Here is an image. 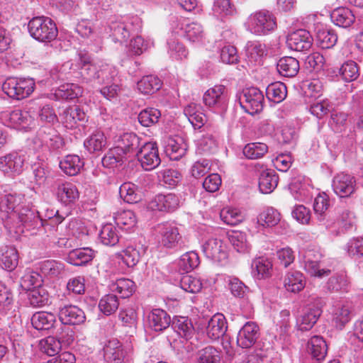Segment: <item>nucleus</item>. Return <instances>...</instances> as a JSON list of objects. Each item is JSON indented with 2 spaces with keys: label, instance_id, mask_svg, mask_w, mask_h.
Returning <instances> with one entry per match:
<instances>
[{
  "label": "nucleus",
  "instance_id": "f257e3e1",
  "mask_svg": "<svg viewBox=\"0 0 363 363\" xmlns=\"http://www.w3.org/2000/svg\"><path fill=\"white\" fill-rule=\"evenodd\" d=\"M30 36L42 43H50L56 39L58 30L55 23L44 16L33 17L28 23Z\"/></svg>",
  "mask_w": 363,
  "mask_h": 363
},
{
  "label": "nucleus",
  "instance_id": "f03ea898",
  "mask_svg": "<svg viewBox=\"0 0 363 363\" xmlns=\"http://www.w3.org/2000/svg\"><path fill=\"white\" fill-rule=\"evenodd\" d=\"M35 82L30 78L9 77L2 84V91L9 97L21 100L28 97L34 90Z\"/></svg>",
  "mask_w": 363,
  "mask_h": 363
},
{
  "label": "nucleus",
  "instance_id": "7ed1b4c3",
  "mask_svg": "<svg viewBox=\"0 0 363 363\" xmlns=\"http://www.w3.org/2000/svg\"><path fill=\"white\" fill-rule=\"evenodd\" d=\"M247 29L257 35H266L277 27L275 18L268 11H260L251 14L246 22Z\"/></svg>",
  "mask_w": 363,
  "mask_h": 363
},
{
  "label": "nucleus",
  "instance_id": "20e7f679",
  "mask_svg": "<svg viewBox=\"0 0 363 363\" xmlns=\"http://www.w3.org/2000/svg\"><path fill=\"white\" fill-rule=\"evenodd\" d=\"M264 100L263 93L256 87L246 88L239 96V102L242 108L251 115L262 110Z\"/></svg>",
  "mask_w": 363,
  "mask_h": 363
},
{
  "label": "nucleus",
  "instance_id": "39448f33",
  "mask_svg": "<svg viewBox=\"0 0 363 363\" xmlns=\"http://www.w3.org/2000/svg\"><path fill=\"white\" fill-rule=\"evenodd\" d=\"M135 155L142 167L147 171L156 168L161 162L157 143L154 142L145 143L140 145Z\"/></svg>",
  "mask_w": 363,
  "mask_h": 363
},
{
  "label": "nucleus",
  "instance_id": "423d86ee",
  "mask_svg": "<svg viewBox=\"0 0 363 363\" xmlns=\"http://www.w3.org/2000/svg\"><path fill=\"white\" fill-rule=\"evenodd\" d=\"M25 156L17 152H12L0 157V170L6 176L14 177L22 173Z\"/></svg>",
  "mask_w": 363,
  "mask_h": 363
},
{
  "label": "nucleus",
  "instance_id": "0eeeda50",
  "mask_svg": "<svg viewBox=\"0 0 363 363\" xmlns=\"http://www.w3.org/2000/svg\"><path fill=\"white\" fill-rule=\"evenodd\" d=\"M322 258L320 250L317 247H308L303 255L305 270L311 276L322 277L328 276L330 271L320 269L319 263Z\"/></svg>",
  "mask_w": 363,
  "mask_h": 363
},
{
  "label": "nucleus",
  "instance_id": "6e6552de",
  "mask_svg": "<svg viewBox=\"0 0 363 363\" xmlns=\"http://www.w3.org/2000/svg\"><path fill=\"white\" fill-rule=\"evenodd\" d=\"M141 28L140 19L133 17L127 22H117L111 26L115 42H125L131 34L138 33Z\"/></svg>",
  "mask_w": 363,
  "mask_h": 363
},
{
  "label": "nucleus",
  "instance_id": "1a4fd4ad",
  "mask_svg": "<svg viewBox=\"0 0 363 363\" xmlns=\"http://www.w3.org/2000/svg\"><path fill=\"white\" fill-rule=\"evenodd\" d=\"M313 38L309 31L305 29H298L288 34L286 45L296 52H306L311 49Z\"/></svg>",
  "mask_w": 363,
  "mask_h": 363
},
{
  "label": "nucleus",
  "instance_id": "9d476101",
  "mask_svg": "<svg viewBox=\"0 0 363 363\" xmlns=\"http://www.w3.org/2000/svg\"><path fill=\"white\" fill-rule=\"evenodd\" d=\"M24 196L16 192L5 194L0 198V211L2 219L11 218L16 216L23 206Z\"/></svg>",
  "mask_w": 363,
  "mask_h": 363
},
{
  "label": "nucleus",
  "instance_id": "9b49d317",
  "mask_svg": "<svg viewBox=\"0 0 363 363\" xmlns=\"http://www.w3.org/2000/svg\"><path fill=\"white\" fill-rule=\"evenodd\" d=\"M17 218L26 230H30L37 229L39 231H43V221L39 216L38 212L28 206H23L21 209L13 216L11 219Z\"/></svg>",
  "mask_w": 363,
  "mask_h": 363
},
{
  "label": "nucleus",
  "instance_id": "f8f14e48",
  "mask_svg": "<svg viewBox=\"0 0 363 363\" xmlns=\"http://www.w3.org/2000/svg\"><path fill=\"white\" fill-rule=\"evenodd\" d=\"M205 256L215 262H221L228 258L227 247L220 239L209 238L202 245Z\"/></svg>",
  "mask_w": 363,
  "mask_h": 363
},
{
  "label": "nucleus",
  "instance_id": "ddd939ff",
  "mask_svg": "<svg viewBox=\"0 0 363 363\" xmlns=\"http://www.w3.org/2000/svg\"><path fill=\"white\" fill-rule=\"evenodd\" d=\"M2 119L7 126L16 129L28 128L34 123V119L28 111L20 109L4 113Z\"/></svg>",
  "mask_w": 363,
  "mask_h": 363
},
{
  "label": "nucleus",
  "instance_id": "4468645a",
  "mask_svg": "<svg viewBox=\"0 0 363 363\" xmlns=\"http://www.w3.org/2000/svg\"><path fill=\"white\" fill-rule=\"evenodd\" d=\"M322 313L320 300L315 305H308L303 310L302 314L297 318L298 330L304 331L311 329Z\"/></svg>",
  "mask_w": 363,
  "mask_h": 363
},
{
  "label": "nucleus",
  "instance_id": "2eb2a0df",
  "mask_svg": "<svg viewBox=\"0 0 363 363\" xmlns=\"http://www.w3.org/2000/svg\"><path fill=\"white\" fill-rule=\"evenodd\" d=\"M180 204L179 197L172 193L160 194L150 202L149 206L152 211L172 212L175 211Z\"/></svg>",
  "mask_w": 363,
  "mask_h": 363
},
{
  "label": "nucleus",
  "instance_id": "dca6fc26",
  "mask_svg": "<svg viewBox=\"0 0 363 363\" xmlns=\"http://www.w3.org/2000/svg\"><path fill=\"white\" fill-rule=\"evenodd\" d=\"M160 243L167 248L175 247L182 238L179 229L172 224H160L157 226Z\"/></svg>",
  "mask_w": 363,
  "mask_h": 363
},
{
  "label": "nucleus",
  "instance_id": "f3484780",
  "mask_svg": "<svg viewBox=\"0 0 363 363\" xmlns=\"http://www.w3.org/2000/svg\"><path fill=\"white\" fill-rule=\"evenodd\" d=\"M354 178L347 174L340 173L334 177L332 187L334 192L340 197L350 196L355 189Z\"/></svg>",
  "mask_w": 363,
  "mask_h": 363
},
{
  "label": "nucleus",
  "instance_id": "a211bd4d",
  "mask_svg": "<svg viewBox=\"0 0 363 363\" xmlns=\"http://www.w3.org/2000/svg\"><path fill=\"white\" fill-rule=\"evenodd\" d=\"M259 326L254 322L246 323L240 330L237 344L242 348H250L255 345L259 336Z\"/></svg>",
  "mask_w": 363,
  "mask_h": 363
},
{
  "label": "nucleus",
  "instance_id": "6ab92c4d",
  "mask_svg": "<svg viewBox=\"0 0 363 363\" xmlns=\"http://www.w3.org/2000/svg\"><path fill=\"white\" fill-rule=\"evenodd\" d=\"M147 326L155 332H162L171 324L170 315L161 308H154L147 315Z\"/></svg>",
  "mask_w": 363,
  "mask_h": 363
},
{
  "label": "nucleus",
  "instance_id": "aec40b11",
  "mask_svg": "<svg viewBox=\"0 0 363 363\" xmlns=\"http://www.w3.org/2000/svg\"><path fill=\"white\" fill-rule=\"evenodd\" d=\"M227 328L225 317L221 313H216L208 320L206 333L208 338L216 340L225 335Z\"/></svg>",
  "mask_w": 363,
  "mask_h": 363
},
{
  "label": "nucleus",
  "instance_id": "412c9836",
  "mask_svg": "<svg viewBox=\"0 0 363 363\" xmlns=\"http://www.w3.org/2000/svg\"><path fill=\"white\" fill-rule=\"evenodd\" d=\"M116 147L125 156L136 153L140 146V139L133 133H123L115 138Z\"/></svg>",
  "mask_w": 363,
  "mask_h": 363
},
{
  "label": "nucleus",
  "instance_id": "4be33fe9",
  "mask_svg": "<svg viewBox=\"0 0 363 363\" xmlns=\"http://www.w3.org/2000/svg\"><path fill=\"white\" fill-rule=\"evenodd\" d=\"M203 100L209 107H224L228 101L225 86L216 85L210 88L203 94Z\"/></svg>",
  "mask_w": 363,
  "mask_h": 363
},
{
  "label": "nucleus",
  "instance_id": "5701e85b",
  "mask_svg": "<svg viewBox=\"0 0 363 363\" xmlns=\"http://www.w3.org/2000/svg\"><path fill=\"white\" fill-rule=\"evenodd\" d=\"M79 66L82 79L86 82L97 80L101 62H91L89 56L86 54L79 53Z\"/></svg>",
  "mask_w": 363,
  "mask_h": 363
},
{
  "label": "nucleus",
  "instance_id": "b1692460",
  "mask_svg": "<svg viewBox=\"0 0 363 363\" xmlns=\"http://www.w3.org/2000/svg\"><path fill=\"white\" fill-rule=\"evenodd\" d=\"M59 319L65 325H79L85 321L86 316L81 308L69 305L60 308Z\"/></svg>",
  "mask_w": 363,
  "mask_h": 363
},
{
  "label": "nucleus",
  "instance_id": "393cba45",
  "mask_svg": "<svg viewBox=\"0 0 363 363\" xmlns=\"http://www.w3.org/2000/svg\"><path fill=\"white\" fill-rule=\"evenodd\" d=\"M104 357L108 363H123L125 352L120 342L116 339L109 340L104 347Z\"/></svg>",
  "mask_w": 363,
  "mask_h": 363
},
{
  "label": "nucleus",
  "instance_id": "a878e982",
  "mask_svg": "<svg viewBox=\"0 0 363 363\" xmlns=\"http://www.w3.org/2000/svg\"><path fill=\"white\" fill-rule=\"evenodd\" d=\"M94 257V250L89 247H82L71 250L66 260L72 265L83 266L91 262Z\"/></svg>",
  "mask_w": 363,
  "mask_h": 363
},
{
  "label": "nucleus",
  "instance_id": "bb28decb",
  "mask_svg": "<svg viewBox=\"0 0 363 363\" xmlns=\"http://www.w3.org/2000/svg\"><path fill=\"white\" fill-rule=\"evenodd\" d=\"M246 57L252 65H260L264 56L267 55L264 44L257 40L248 41L245 45Z\"/></svg>",
  "mask_w": 363,
  "mask_h": 363
},
{
  "label": "nucleus",
  "instance_id": "cd10ccee",
  "mask_svg": "<svg viewBox=\"0 0 363 363\" xmlns=\"http://www.w3.org/2000/svg\"><path fill=\"white\" fill-rule=\"evenodd\" d=\"M59 200L65 205L74 203L79 198L77 186L70 182L60 184L57 189Z\"/></svg>",
  "mask_w": 363,
  "mask_h": 363
},
{
  "label": "nucleus",
  "instance_id": "c85d7f7f",
  "mask_svg": "<svg viewBox=\"0 0 363 363\" xmlns=\"http://www.w3.org/2000/svg\"><path fill=\"white\" fill-rule=\"evenodd\" d=\"M84 162L77 155H68L60 162L61 170L69 176L77 175L84 167Z\"/></svg>",
  "mask_w": 363,
  "mask_h": 363
},
{
  "label": "nucleus",
  "instance_id": "c756f323",
  "mask_svg": "<svg viewBox=\"0 0 363 363\" xmlns=\"http://www.w3.org/2000/svg\"><path fill=\"white\" fill-rule=\"evenodd\" d=\"M278 175L272 169L263 170L259 177V189L262 194H270L277 186Z\"/></svg>",
  "mask_w": 363,
  "mask_h": 363
},
{
  "label": "nucleus",
  "instance_id": "7c9ffc66",
  "mask_svg": "<svg viewBox=\"0 0 363 363\" xmlns=\"http://www.w3.org/2000/svg\"><path fill=\"white\" fill-rule=\"evenodd\" d=\"M277 69L281 76L294 77L299 71V62L292 57H284L278 61Z\"/></svg>",
  "mask_w": 363,
  "mask_h": 363
},
{
  "label": "nucleus",
  "instance_id": "2f4dec72",
  "mask_svg": "<svg viewBox=\"0 0 363 363\" xmlns=\"http://www.w3.org/2000/svg\"><path fill=\"white\" fill-rule=\"evenodd\" d=\"M307 351L313 358L318 361L323 359L328 351L326 342L320 336H313L308 342Z\"/></svg>",
  "mask_w": 363,
  "mask_h": 363
},
{
  "label": "nucleus",
  "instance_id": "473e14b6",
  "mask_svg": "<svg viewBox=\"0 0 363 363\" xmlns=\"http://www.w3.org/2000/svg\"><path fill=\"white\" fill-rule=\"evenodd\" d=\"M56 322V316L52 313L38 311L31 317V324L38 330H49L53 327Z\"/></svg>",
  "mask_w": 363,
  "mask_h": 363
},
{
  "label": "nucleus",
  "instance_id": "72a5a7b5",
  "mask_svg": "<svg viewBox=\"0 0 363 363\" xmlns=\"http://www.w3.org/2000/svg\"><path fill=\"white\" fill-rule=\"evenodd\" d=\"M186 151V144L181 138H169L165 146V152L172 160L182 158Z\"/></svg>",
  "mask_w": 363,
  "mask_h": 363
},
{
  "label": "nucleus",
  "instance_id": "f704fd0d",
  "mask_svg": "<svg viewBox=\"0 0 363 363\" xmlns=\"http://www.w3.org/2000/svg\"><path fill=\"white\" fill-rule=\"evenodd\" d=\"M0 260L2 267L8 270H13L18 263L17 250L12 246H4L0 249Z\"/></svg>",
  "mask_w": 363,
  "mask_h": 363
},
{
  "label": "nucleus",
  "instance_id": "c9c22d12",
  "mask_svg": "<svg viewBox=\"0 0 363 363\" xmlns=\"http://www.w3.org/2000/svg\"><path fill=\"white\" fill-rule=\"evenodd\" d=\"M330 18L333 22L340 27H350L354 21V16L352 11L346 7H339L334 9Z\"/></svg>",
  "mask_w": 363,
  "mask_h": 363
},
{
  "label": "nucleus",
  "instance_id": "e433bc0d",
  "mask_svg": "<svg viewBox=\"0 0 363 363\" xmlns=\"http://www.w3.org/2000/svg\"><path fill=\"white\" fill-rule=\"evenodd\" d=\"M199 264V257L195 251H189L183 254L177 263L179 271L182 273H188L194 270Z\"/></svg>",
  "mask_w": 363,
  "mask_h": 363
},
{
  "label": "nucleus",
  "instance_id": "4c0bfd02",
  "mask_svg": "<svg viewBox=\"0 0 363 363\" xmlns=\"http://www.w3.org/2000/svg\"><path fill=\"white\" fill-rule=\"evenodd\" d=\"M38 269L45 277H56L65 272L62 262L54 259H48L38 263Z\"/></svg>",
  "mask_w": 363,
  "mask_h": 363
},
{
  "label": "nucleus",
  "instance_id": "58836bf2",
  "mask_svg": "<svg viewBox=\"0 0 363 363\" xmlns=\"http://www.w3.org/2000/svg\"><path fill=\"white\" fill-rule=\"evenodd\" d=\"M62 120L67 127L72 128L78 121H85L86 115L79 106L73 105L64 111Z\"/></svg>",
  "mask_w": 363,
  "mask_h": 363
},
{
  "label": "nucleus",
  "instance_id": "ea45409f",
  "mask_svg": "<svg viewBox=\"0 0 363 363\" xmlns=\"http://www.w3.org/2000/svg\"><path fill=\"white\" fill-rule=\"evenodd\" d=\"M184 37L191 42H199L203 36V30L201 25L197 22H189L184 20L182 28Z\"/></svg>",
  "mask_w": 363,
  "mask_h": 363
},
{
  "label": "nucleus",
  "instance_id": "a19ab883",
  "mask_svg": "<svg viewBox=\"0 0 363 363\" xmlns=\"http://www.w3.org/2000/svg\"><path fill=\"white\" fill-rule=\"evenodd\" d=\"M161 86V80L154 75L145 76L137 84L138 89L143 94H152Z\"/></svg>",
  "mask_w": 363,
  "mask_h": 363
},
{
  "label": "nucleus",
  "instance_id": "79ce46f5",
  "mask_svg": "<svg viewBox=\"0 0 363 363\" xmlns=\"http://www.w3.org/2000/svg\"><path fill=\"white\" fill-rule=\"evenodd\" d=\"M172 326L179 336L186 339L190 338L194 333L192 323L188 317H177L173 320Z\"/></svg>",
  "mask_w": 363,
  "mask_h": 363
},
{
  "label": "nucleus",
  "instance_id": "37998d69",
  "mask_svg": "<svg viewBox=\"0 0 363 363\" xmlns=\"http://www.w3.org/2000/svg\"><path fill=\"white\" fill-rule=\"evenodd\" d=\"M287 95L286 85L280 82L270 84L266 89V96L267 99L276 104H279L284 100Z\"/></svg>",
  "mask_w": 363,
  "mask_h": 363
},
{
  "label": "nucleus",
  "instance_id": "c03bdc74",
  "mask_svg": "<svg viewBox=\"0 0 363 363\" xmlns=\"http://www.w3.org/2000/svg\"><path fill=\"white\" fill-rule=\"evenodd\" d=\"M84 147L90 152H99L103 150L106 145V138L101 131H96L92 133L85 141Z\"/></svg>",
  "mask_w": 363,
  "mask_h": 363
},
{
  "label": "nucleus",
  "instance_id": "a18cd8bd",
  "mask_svg": "<svg viewBox=\"0 0 363 363\" xmlns=\"http://www.w3.org/2000/svg\"><path fill=\"white\" fill-rule=\"evenodd\" d=\"M99 240L106 246H115L119 241V235L116 228L111 223L104 225L100 230Z\"/></svg>",
  "mask_w": 363,
  "mask_h": 363
},
{
  "label": "nucleus",
  "instance_id": "49530a36",
  "mask_svg": "<svg viewBox=\"0 0 363 363\" xmlns=\"http://www.w3.org/2000/svg\"><path fill=\"white\" fill-rule=\"evenodd\" d=\"M125 156L121 150L116 147L110 149L102 158V164L104 167L113 169L122 166Z\"/></svg>",
  "mask_w": 363,
  "mask_h": 363
},
{
  "label": "nucleus",
  "instance_id": "de8ad7c7",
  "mask_svg": "<svg viewBox=\"0 0 363 363\" xmlns=\"http://www.w3.org/2000/svg\"><path fill=\"white\" fill-rule=\"evenodd\" d=\"M30 109H35V106L39 107L38 118L43 123H54L57 121V116L50 105H43L38 100H33L30 103Z\"/></svg>",
  "mask_w": 363,
  "mask_h": 363
},
{
  "label": "nucleus",
  "instance_id": "09e8293b",
  "mask_svg": "<svg viewBox=\"0 0 363 363\" xmlns=\"http://www.w3.org/2000/svg\"><path fill=\"white\" fill-rule=\"evenodd\" d=\"M284 284L289 291L296 293L301 291L305 286L303 274L299 272L288 273L285 277Z\"/></svg>",
  "mask_w": 363,
  "mask_h": 363
},
{
  "label": "nucleus",
  "instance_id": "8fccbe9b",
  "mask_svg": "<svg viewBox=\"0 0 363 363\" xmlns=\"http://www.w3.org/2000/svg\"><path fill=\"white\" fill-rule=\"evenodd\" d=\"M254 276L257 279H264L270 275L272 264V262L264 257L255 259L252 264Z\"/></svg>",
  "mask_w": 363,
  "mask_h": 363
},
{
  "label": "nucleus",
  "instance_id": "3c124183",
  "mask_svg": "<svg viewBox=\"0 0 363 363\" xmlns=\"http://www.w3.org/2000/svg\"><path fill=\"white\" fill-rule=\"evenodd\" d=\"M114 220L118 227L128 230L136 223L135 213L130 210L119 211L114 215Z\"/></svg>",
  "mask_w": 363,
  "mask_h": 363
},
{
  "label": "nucleus",
  "instance_id": "603ef678",
  "mask_svg": "<svg viewBox=\"0 0 363 363\" xmlns=\"http://www.w3.org/2000/svg\"><path fill=\"white\" fill-rule=\"evenodd\" d=\"M135 283L128 279H119L111 285V291L120 294L121 297H129L135 291Z\"/></svg>",
  "mask_w": 363,
  "mask_h": 363
},
{
  "label": "nucleus",
  "instance_id": "864d4df0",
  "mask_svg": "<svg viewBox=\"0 0 363 363\" xmlns=\"http://www.w3.org/2000/svg\"><path fill=\"white\" fill-rule=\"evenodd\" d=\"M160 117V110L155 108H147L140 112L138 119L143 126L150 127L157 123Z\"/></svg>",
  "mask_w": 363,
  "mask_h": 363
},
{
  "label": "nucleus",
  "instance_id": "5fc2aeb1",
  "mask_svg": "<svg viewBox=\"0 0 363 363\" xmlns=\"http://www.w3.org/2000/svg\"><path fill=\"white\" fill-rule=\"evenodd\" d=\"M231 294L238 298H245L250 293L249 288L238 278L229 277L227 280Z\"/></svg>",
  "mask_w": 363,
  "mask_h": 363
},
{
  "label": "nucleus",
  "instance_id": "6e6d98bb",
  "mask_svg": "<svg viewBox=\"0 0 363 363\" xmlns=\"http://www.w3.org/2000/svg\"><path fill=\"white\" fill-rule=\"evenodd\" d=\"M242 152L247 158L257 160L262 157L268 152V146L263 143H251L244 147Z\"/></svg>",
  "mask_w": 363,
  "mask_h": 363
},
{
  "label": "nucleus",
  "instance_id": "4d7b16f0",
  "mask_svg": "<svg viewBox=\"0 0 363 363\" xmlns=\"http://www.w3.org/2000/svg\"><path fill=\"white\" fill-rule=\"evenodd\" d=\"M118 298L113 294L104 296L99 303V310L106 315L114 313L118 308Z\"/></svg>",
  "mask_w": 363,
  "mask_h": 363
},
{
  "label": "nucleus",
  "instance_id": "13d9d810",
  "mask_svg": "<svg viewBox=\"0 0 363 363\" xmlns=\"http://www.w3.org/2000/svg\"><path fill=\"white\" fill-rule=\"evenodd\" d=\"M280 213L273 208H267L257 217V223L262 226L272 227L280 220Z\"/></svg>",
  "mask_w": 363,
  "mask_h": 363
},
{
  "label": "nucleus",
  "instance_id": "bf43d9fd",
  "mask_svg": "<svg viewBox=\"0 0 363 363\" xmlns=\"http://www.w3.org/2000/svg\"><path fill=\"white\" fill-rule=\"evenodd\" d=\"M28 298L30 304L33 307H42L45 306L49 301V295L47 291L43 287L33 289L29 291Z\"/></svg>",
  "mask_w": 363,
  "mask_h": 363
},
{
  "label": "nucleus",
  "instance_id": "052dcab7",
  "mask_svg": "<svg viewBox=\"0 0 363 363\" xmlns=\"http://www.w3.org/2000/svg\"><path fill=\"white\" fill-rule=\"evenodd\" d=\"M340 74L345 82L356 80L359 76V68L357 64L352 60L344 62L340 68Z\"/></svg>",
  "mask_w": 363,
  "mask_h": 363
},
{
  "label": "nucleus",
  "instance_id": "680f3d73",
  "mask_svg": "<svg viewBox=\"0 0 363 363\" xmlns=\"http://www.w3.org/2000/svg\"><path fill=\"white\" fill-rule=\"evenodd\" d=\"M317 41L321 48L329 49L336 44L337 36L333 30L322 29L317 33Z\"/></svg>",
  "mask_w": 363,
  "mask_h": 363
},
{
  "label": "nucleus",
  "instance_id": "e2e57ef3",
  "mask_svg": "<svg viewBox=\"0 0 363 363\" xmlns=\"http://www.w3.org/2000/svg\"><path fill=\"white\" fill-rule=\"evenodd\" d=\"M350 318L351 309L349 305L340 306L333 312V322L335 327L340 330L350 320Z\"/></svg>",
  "mask_w": 363,
  "mask_h": 363
},
{
  "label": "nucleus",
  "instance_id": "0e129e2a",
  "mask_svg": "<svg viewBox=\"0 0 363 363\" xmlns=\"http://www.w3.org/2000/svg\"><path fill=\"white\" fill-rule=\"evenodd\" d=\"M220 217L229 225H236L244 220V216L237 208H224L220 213Z\"/></svg>",
  "mask_w": 363,
  "mask_h": 363
},
{
  "label": "nucleus",
  "instance_id": "69168bd1",
  "mask_svg": "<svg viewBox=\"0 0 363 363\" xmlns=\"http://www.w3.org/2000/svg\"><path fill=\"white\" fill-rule=\"evenodd\" d=\"M198 356L199 363H220L221 359L220 352L211 346L201 350Z\"/></svg>",
  "mask_w": 363,
  "mask_h": 363
},
{
  "label": "nucleus",
  "instance_id": "338daca9",
  "mask_svg": "<svg viewBox=\"0 0 363 363\" xmlns=\"http://www.w3.org/2000/svg\"><path fill=\"white\" fill-rule=\"evenodd\" d=\"M119 194L121 197L129 203H137L140 200V196L136 191L135 185L130 182L123 183L120 186Z\"/></svg>",
  "mask_w": 363,
  "mask_h": 363
},
{
  "label": "nucleus",
  "instance_id": "774afa93",
  "mask_svg": "<svg viewBox=\"0 0 363 363\" xmlns=\"http://www.w3.org/2000/svg\"><path fill=\"white\" fill-rule=\"evenodd\" d=\"M41 277L38 272L26 271L21 279V287L26 291L40 287Z\"/></svg>",
  "mask_w": 363,
  "mask_h": 363
}]
</instances>
